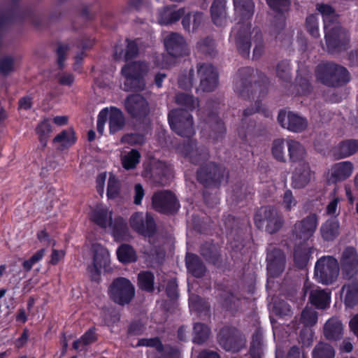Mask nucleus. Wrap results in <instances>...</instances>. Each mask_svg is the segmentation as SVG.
Returning a JSON list of instances; mask_svg holds the SVG:
<instances>
[{"instance_id":"6e6552de","label":"nucleus","mask_w":358,"mask_h":358,"mask_svg":"<svg viewBox=\"0 0 358 358\" xmlns=\"http://www.w3.org/2000/svg\"><path fill=\"white\" fill-rule=\"evenodd\" d=\"M92 264L88 272L92 279L96 280L100 274L109 270L110 255L108 250L99 243H94L91 248Z\"/></svg>"},{"instance_id":"3c124183","label":"nucleus","mask_w":358,"mask_h":358,"mask_svg":"<svg viewBox=\"0 0 358 358\" xmlns=\"http://www.w3.org/2000/svg\"><path fill=\"white\" fill-rule=\"evenodd\" d=\"M317 313L311 308H306L301 313V322L306 326H312L317 322Z\"/></svg>"},{"instance_id":"ea45409f","label":"nucleus","mask_w":358,"mask_h":358,"mask_svg":"<svg viewBox=\"0 0 358 358\" xmlns=\"http://www.w3.org/2000/svg\"><path fill=\"white\" fill-rule=\"evenodd\" d=\"M52 131V129L50 120L49 119H44L37 126L36 129V132L38 136L40 143H41L43 147H45L46 145L48 138L49 137L50 134Z\"/></svg>"},{"instance_id":"c03bdc74","label":"nucleus","mask_w":358,"mask_h":358,"mask_svg":"<svg viewBox=\"0 0 358 358\" xmlns=\"http://www.w3.org/2000/svg\"><path fill=\"white\" fill-rule=\"evenodd\" d=\"M310 257V251L308 248H297L294 251V259L297 266L304 267L308 262Z\"/></svg>"},{"instance_id":"20e7f679","label":"nucleus","mask_w":358,"mask_h":358,"mask_svg":"<svg viewBox=\"0 0 358 358\" xmlns=\"http://www.w3.org/2000/svg\"><path fill=\"white\" fill-rule=\"evenodd\" d=\"M150 67L143 62H135L124 65L121 70L124 83L122 89L125 91H142L145 87L144 76L150 71Z\"/></svg>"},{"instance_id":"c756f323","label":"nucleus","mask_w":358,"mask_h":358,"mask_svg":"<svg viewBox=\"0 0 358 358\" xmlns=\"http://www.w3.org/2000/svg\"><path fill=\"white\" fill-rule=\"evenodd\" d=\"M225 0H215L210 9L212 20L218 26H222L226 21Z\"/></svg>"},{"instance_id":"393cba45","label":"nucleus","mask_w":358,"mask_h":358,"mask_svg":"<svg viewBox=\"0 0 358 358\" xmlns=\"http://www.w3.org/2000/svg\"><path fill=\"white\" fill-rule=\"evenodd\" d=\"M185 8L176 9L175 7H165L158 13L157 20L161 24H169L178 20L185 15Z\"/></svg>"},{"instance_id":"5fc2aeb1","label":"nucleus","mask_w":358,"mask_h":358,"mask_svg":"<svg viewBox=\"0 0 358 358\" xmlns=\"http://www.w3.org/2000/svg\"><path fill=\"white\" fill-rule=\"evenodd\" d=\"M138 47L136 41H127V49L124 53L126 60L131 59L138 53Z\"/></svg>"},{"instance_id":"6e6d98bb","label":"nucleus","mask_w":358,"mask_h":358,"mask_svg":"<svg viewBox=\"0 0 358 358\" xmlns=\"http://www.w3.org/2000/svg\"><path fill=\"white\" fill-rule=\"evenodd\" d=\"M341 198L338 196H334L332 200L327 206V213L329 215H336L338 214V203Z\"/></svg>"},{"instance_id":"052dcab7","label":"nucleus","mask_w":358,"mask_h":358,"mask_svg":"<svg viewBox=\"0 0 358 358\" xmlns=\"http://www.w3.org/2000/svg\"><path fill=\"white\" fill-rule=\"evenodd\" d=\"M192 74L193 71H189L188 76H182L180 77L178 83L182 88H189L192 85Z\"/></svg>"},{"instance_id":"1a4fd4ad","label":"nucleus","mask_w":358,"mask_h":358,"mask_svg":"<svg viewBox=\"0 0 358 358\" xmlns=\"http://www.w3.org/2000/svg\"><path fill=\"white\" fill-rule=\"evenodd\" d=\"M171 129L178 135L189 137L194 133L192 117L182 109L173 110L169 115Z\"/></svg>"},{"instance_id":"4468645a","label":"nucleus","mask_w":358,"mask_h":358,"mask_svg":"<svg viewBox=\"0 0 358 358\" xmlns=\"http://www.w3.org/2000/svg\"><path fill=\"white\" fill-rule=\"evenodd\" d=\"M314 175L308 162H301L294 165L292 176V187L294 189L306 187L314 178Z\"/></svg>"},{"instance_id":"0e129e2a","label":"nucleus","mask_w":358,"mask_h":358,"mask_svg":"<svg viewBox=\"0 0 358 358\" xmlns=\"http://www.w3.org/2000/svg\"><path fill=\"white\" fill-rule=\"evenodd\" d=\"M38 241L43 245H55V241L51 240L45 231H41L37 234Z\"/></svg>"},{"instance_id":"5701e85b","label":"nucleus","mask_w":358,"mask_h":358,"mask_svg":"<svg viewBox=\"0 0 358 358\" xmlns=\"http://www.w3.org/2000/svg\"><path fill=\"white\" fill-rule=\"evenodd\" d=\"M287 149L290 162L294 165L301 162H308L304 146L298 141L292 138H287Z\"/></svg>"},{"instance_id":"473e14b6","label":"nucleus","mask_w":358,"mask_h":358,"mask_svg":"<svg viewBox=\"0 0 358 358\" xmlns=\"http://www.w3.org/2000/svg\"><path fill=\"white\" fill-rule=\"evenodd\" d=\"M203 20V14L200 12L188 13L182 18V24L185 29L194 31Z\"/></svg>"},{"instance_id":"49530a36","label":"nucleus","mask_w":358,"mask_h":358,"mask_svg":"<svg viewBox=\"0 0 358 358\" xmlns=\"http://www.w3.org/2000/svg\"><path fill=\"white\" fill-rule=\"evenodd\" d=\"M176 101L178 105L184 106L189 110L194 109L199 105L198 100L194 99L192 96L185 94H178L176 96Z\"/></svg>"},{"instance_id":"4d7b16f0","label":"nucleus","mask_w":358,"mask_h":358,"mask_svg":"<svg viewBox=\"0 0 358 358\" xmlns=\"http://www.w3.org/2000/svg\"><path fill=\"white\" fill-rule=\"evenodd\" d=\"M107 108L103 109L98 115L97 119V131L102 134L104 130V125L107 121Z\"/></svg>"},{"instance_id":"680f3d73","label":"nucleus","mask_w":358,"mask_h":358,"mask_svg":"<svg viewBox=\"0 0 358 358\" xmlns=\"http://www.w3.org/2000/svg\"><path fill=\"white\" fill-rule=\"evenodd\" d=\"M145 195V191L143 186L138 183L134 186V203L139 205Z\"/></svg>"},{"instance_id":"37998d69","label":"nucleus","mask_w":358,"mask_h":358,"mask_svg":"<svg viewBox=\"0 0 358 358\" xmlns=\"http://www.w3.org/2000/svg\"><path fill=\"white\" fill-rule=\"evenodd\" d=\"M209 332L208 327L201 323L195 324L194 327L193 341L196 343L204 342L208 337Z\"/></svg>"},{"instance_id":"9d476101","label":"nucleus","mask_w":358,"mask_h":358,"mask_svg":"<svg viewBox=\"0 0 358 358\" xmlns=\"http://www.w3.org/2000/svg\"><path fill=\"white\" fill-rule=\"evenodd\" d=\"M109 294L117 303H128L134 296V287L129 280L119 278L110 285Z\"/></svg>"},{"instance_id":"338daca9","label":"nucleus","mask_w":358,"mask_h":358,"mask_svg":"<svg viewBox=\"0 0 358 358\" xmlns=\"http://www.w3.org/2000/svg\"><path fill=\"white\" fill-rule=\"evenodd\" d=\"M168 296L173 299L177 296V284L174 280H170L166 288Z\"/></svg>"},{"instance_id":"a19ab883","label":"nucleus","mask_w":358,"mask_h":358,"mask_svg":"<svg viewBox=\"0 0 358 358\" xmlns=\"http://www.w3.org/2000/svg\"><path fill=\"white\" fill-rule=\"evenodd\" d=\"M96 339L94 331L90 329L80 339L73 343V347L75 350H83L87 345L94 342Z\"/></svg>"},{"instance_id":"e2e57ef3","label":"nucleus","mask_w":358,"mask_h":358,"mask_svg":"<svg viewBox=\"0 0 358 358\" xmlns=\"http://www.w3.org/2000/svg\"><path fill=\"white\" fill-rule=\"evenodd\" d=\"M274 308L275 313L280 315H287L290 312L289 306L284 301L275 303Z\"/></svg>"},{"instance_id":"09e8293b","label":"nucleus","mask_w":358,"mask_h":358,"mask_svg":"<svg viewBox=\"0 0 358 358\" xmlns=\"http://www.w3.org/2000/svg\"><path fill=\"white\" fill-rule=\"evenodd\" d=\"M120 190V182L118 179L112 173L110 174L108 187H107V196L108 198H115Z\"/></svg>"},{"instance_id":"864d4df0","label":"nucleus","mask_w":358,"mask_h":358,"mask_svg":"<svg viewBox=\"0 0 358 358\" xmlns=\"http://www.w3.org/2000/svg\"><path fill=\"white\" fill-rule=\"evenodd\" d=\"M122 141L132 145H141L145 142V138L141 134H131L124 136Z\"/></svg>"},{"instance_id":"a878e982","label":"nucleus","mask_w":358,"mask_h":358,"mask_svg":"<svg viewBox=\"0 0 358 358\" xmlns=\"http://www.w3.org/2000/svg\"><path fill=\"white\" fill-rule=\"evenodd\" d=\"M179 152L185 157H188L191 162L197 163L200 159L206 158L207 154L199 150L193 141H189L185 145L178 148Z\"/></svg>"},{"instance_id":"69168bd1","label":"nucleus","mask_w":358,"mask_h":358,"mask_svg":"<svg viewBox=\"0 0 358 358\" xmlns=\"http://www.w3.org/2000/svg\"><path fill=\"white\" fill-rule=\"evenodd\" d=\"M106 176V173H101L96 178V189L97 192L100 194H103L104 192V185Z\"/></svg>"},{"instance_id":"bb28decb","label":"nucleus","mask_w":358,"mask_h":358,"mask_svg":"<svg viewBox=\"0 0 358 358\" xmlns=\"http://www.w3.org/2000/svg\"><path fill=\"white\" fill-rule=\"evenodd\" d=\"M339 222L336 219L328 220L320 228V233L324 240H334L339 234Z\"/></svg>"},{"instance_id":"c9c22d12","label":"nucleus","mask_w":358,"mask_h":358,"mask_svg":"<svg viewBox=\"0 0 358 358\" xmlns=\"http://www.w3.org/2000/svg\"><path fill=\"white\" fill-rule=\"evenodd\" d=\"M337 150L341 158L348 157L358 151V140L343 141L338 145Z\"/></svg>"},{"instance_id":"2eb2a0df","label":"nucleus","mask_w":358,"mask_h":358,"mask_svg":"<svg viewBox=\"0 0 358 358\" xmlns=\"http://www.w3.org/2000/svg\"><path fill=\"white\" fill-rule=\"evenodd\" d=\"M354 170L352 162L344 161L334 164L328 170L326 179L329 183H336L349 178Z\"/></svg>"},{"instance_id":"9b49d317","label":"nucleus","mask_w":358,"mask_h":358,"mask_svg":"<svg viewBox=\"0 0 358 358\" xmlns=\"http://www.w3.org/2000/svg\"><path fill=\"white\" fill-rule=\"evenodd\" d=\"M255 220L259 226L262 222H266V231L270 234L278 231L283 224L282 217L273 207L271 206L261 208L256 213Z\"/></svg>"},{"instance_id":"f257e3e1","label":"nucleus","mask_w":358,"mask_h":358,"mask_svg":"<svg viewBox=\"0 0 358 358\" xmlns=\"http://www.w3.org/2000/svg\"><path fill=\"white\" fill-rule=\"evenodd\" d=\"M234 4L239 21L232 29L230 38L235 41L242 53L248 54L250 48L249 41L250 25L248 20L253 15L254 4L252 0H234Z\"/></svg>"},{"instance_id":"58836bf2","label":"nucleus","mask_w":358,"mask_h":358,"mask_svg":"<svg viewBox=\"0 0 358 358\" xmlns=\"http://www.w3.org/2000/svg\"><path fill=\"white\" fill-rule=\"evenodd\" d=\"M117 256L120 262L129 263L135 262L137 259L134 249L128 245H122L117 250Z\"/></svg>"},{"instance_id":"a211bd4d","label":"nucleus","mask_w":358,"mask_h":358,"mask_svg":"<svg viewBox=\"0 0 358 358\" xmlns=\"http://www.w3.org/2000/svg\"><path fill=\"white\" fill-rule=\"evenodd\" d=\"M131 227L144 236H150L155 230V222L148 213H136L130 218Z\"/></svg>"},{"instance_id":"13d9d810","label":"nucleus","mask_w":358,"mask_h":358,"mask_svg":"<svg viewBox=\"0 0 358 358\" xmlns=\"http://www.w3.org/2000/svg\"><path fill=\"white\" fill-rule=\"evenodd\" d=\"M13 69V60L7 57L0 62V72L3 74H7Z\"/></svg>"},{"instance_id":"f03ea898","label":"nucleus","mask_w":358,"mask_h":358,"mask_svg":"<svg viewBox=\"0 0 358 358\" xmlns=\"http://www.w3.org/2000/svg\"><path fill=\"white\" fill-rule=\"evenodd\" d=\"M317 10L324 18L325 40L328 50L336 52L345 49L349 42L348 34L338 24H334V10L327 4H317Z\"/></svg>"},{"instance_id":"2f4dec72","label":"nucleus","mask_w":358,"mask_h":358,"mask_svg":"<svg viewBox=\"0 0 358 358\" xmlns=\"http://www.w3.org/2000/svg\"><path fill=\"white\" fill-rule=\"evenodd\" d=\"M75 132L72 129L62 131L53 139L54 143L58 145L61 149L67 148L76 143Z\"/></svg>"},{"instance_id":"b1692460","label":"nucleus","mask_w":358,"mask_h":358,"mask_svg":"<svg viewBox=\"0 0 358 358\" xmlns=\"http://www.w3.org/2000/svg\"><path fill=\"white\" fill-rule=\"evenodd\" d=\"M138 345L154 348L160 354L159 358H180V353L178 350L166 347L164 350L158 338L141 339Z\"/></svg>"},{"instance_id":"ddd939ff","label":"nucleus","mask_w":358,"mask_h":358,"mask_svg":"<svg viewBox=\"0 0 358 358\" xmlns=\"http://www.w3.org/2000/svg\"><path fill=\"white\" fill-rule=\"evenodd\" d=\"M152 206L159 212L172 213L176 211L180 205L173 194L169 191H162L153 195Z\"/></svg>"},{"instance_id":"a18cd8bd","label":"nucleus","mask_w":358,"mask_h":358,"mask_svg":"<svg viewBox=\"0 0 358 358\" xmlns=\"http://www.w3.org/2000/svg\"><path fill=\"white\" fill-rule=\"evenodd\" d=\"M307 31L314 38L320 36L318 18L315 15H310L306 20Z\"/></svg>"},{"instance_id":"f704fd0d","label":"nucleus","mask_w":358,"mask_h":358,"mask_svg":"<svg viewBox=\"0 0 358 358\" xmlns=\"http://www.w3.org/2000/svg\"><path fill=\"white\" fill-rule=\"evenodd\" d=\"M141 154L134 149L129 152H124L121 155V162L124 169L127 170L134 169L140 162Z\"/></svg>"},{"instance_id":"cd10ccee","label":"nucleus","mask_w":358,"mask_h":358,"mask_svg":"<svg viewBox=\"0 0 358 358\" xmlns=\"http://www.w3.org/2000/svg\"><path fill=\"white\" fill-rule=\"evenodd\" d=\"M343 332V324L337 318L329 320L324 327V334L327 338L335 340L339 338Z\"/></svg>"},{"instance_id":"de8ad7c7","label":"nucleus","mask_w":358,"mask_h":358,"mask_svg":"<svg viewBox=\"0 0 358 358\" xmlns=\"http://www.w3.org/2000/svg\"><path fill=\"white\" fill-rule=\"evenodd\" d=\"M297 204V201L290 189L285 191L281 201V205L287 211H291Z\"/></svg>"},{"instance_id":"412c9836","label":"nucleus","mask_w":358,"mask_h":358,"mask_svg":"<svg viewBox=\"0 0 358 358\" xmlns=\"http://www.w3.org/2000/svg\"><path fill=\"white\" fill-rule=\"evenodd\" d=\"M304 292L305 294L310 292V301L317 308L324 309L329 306L331 300L330 292L315 287L308 282L304 285Z\"/></svg>"},{"instance_id":"39448f33","label":"nucleus","mask_w":358,"mask_h":358,"mask_svg":"<svg viewBox=\"0 0 358 358\" xmlns=\"http://www.w3.org/2000/svg\"><path fill=\"white\" fill-rule=\"evenodd\" d=\"M164 45L169 55H161L156 57V65L160 68H167L173 63V58L188 53L189 49L184 38L176 33L168 34L164 39Z\"/></svg>"},{"instance_id":"4c0bfd02","label":"nucleus","mask_w":358,"mask_h":358,"mask_svg":"<svg viewBox=\"0 0 358 358\" xmlns=\"http://www.w3.org/2000/svg\"><path fill=\"white\" fill-rule=\"evenodd\" d=\"M342 294L345 295V303L348 307L354 306L358 301V285L351 284L344 285Z\"/></svg>"},{"instance_id":"7c9ffc66","label":"nucleus","mask_w":358,"mask_h":358,"mask_svg":"<svg viewBox=\"0 0 358 358\" xmlns=\"http://www.w3.org/2000/svg\"><path fill=\"white\" fill-rule=\"evenodd\" d=\"M287 139L278 138L274 139L271 145V152L273 157L280 162L287 161L286 151Z\"/></svg>"},{"instance_id":"7ed1b4c3","label":"nucleus","mask_w":358,"mask_h":358,"mask_svg":"<svg viewBox=\"0 0 358 358\" xmlns=\"http://www.w3.org/2000/svg\"><path fill=\"white\" fill-rule=\"evenodd\" d=\"M113 212L108 207L98 205L90 213V219L101 228L107 229L117 241H126L129 238V231L125 220L116 217L112 220Z\"/></svg>"},{"instance_id":"6ab92c4d","label":"nucleus","mask_w":358,"mask_h":358,"mask_svg":"<svg viewBox=\"0 0 358 358\" xmlns=\"http://www.w3.org/2000/svg\"><path fill=\"white\" fill-rule=\"evenodd\" d=\"M285 256L281 250L273 249L267 255V270L268 275V282L271 278L278 276L282 273L285 268Z\"/></svg>"},{"instance_id":"72a5a7b5","label":"nucleus","mask_w":358,"mask_h":358,"mask_svg":"<svg viewBox=\"0 0 358 358\" xmlns=\"http://www.w3.org/2000/svg\"><path fill=\"white\" fill-rule=\"evenodd\" d=\"M186 265L188 271L196 277H201L205 272V268L199 257L193 254H187Z\"/></svg>"},{"instance_id":"8fccbe9b","label":"nucleus","mask_w":358,"mask_h":358,"mask_svg":"<svg viewBox=\"0 0 358 358\" xmlns=\"http://www.w3.org/2000/svg\"><path fill=\"white\" fill-rule=\"evenodd\" d=\"M45 252L46 251L45 249H41L38 250L29 259L25 260L23 262V268L27 271H30L34 264H36L37 262H40L43 259L45 254Z\"/></svg>"},{"instance_id":"e433bc0d","label":"nucleus","mask_w":358,"mask_h":358,"mask_svg":"<svg viewBox=\"0 0 358 358\" xmlns=\"http://www.w3.org/2000/svg\"><path fill=\"white\" fill-rule=\"evenodd\" d=\"M313 358H334L335 350L328 343L320 342L315 345L312 352Z\"/></svg>"},{"instance_id":"dca6fc26","label":"nucleus","mask_w":358,"mask_h":358,"mask_svg":"<svg viewBox=\"0 0 358 358\" xmlns=\"http://www.w3.org/2000/svg\"><path fill=\"white\" fill-rule=\"evenodd\" d=\"M317 225V216L315 215H310L294 224L293 234L296 238L305 241L313 235Z\"/></svg>"},{"instance_id":"4be33fe9","label":"nucleus","mask_w":358,"mask_h":358,"mask_svg":"<svg viewBox=\"0 0 358 358\" xmlns=\"http://www.w3.org/2000/svg\"><path fill=\"white\" fill-rule=\"evenodd\" d=\"M343 274L350 278L358 272V255L354 248H347L343 253L341 260Z\"/></svg>"},{"instance_id":"0eeeda50","label":"nucleus","mask_w":358,"mask_h":358,"mask_svg":"<svg viewBox=\"0 0 358 358\" xmlns=\"http://www.w3.org/2000/svg\"><path fill=\"white\" fill-rule=\"evenodd\" d=\"M339 274V266L337 260L332 257H322L315 264V278L322 284L333 283Z\"/></svg>"},{"instance_id":"423d86ee","label":"nucleus","mask_w":358,"mask_h":358,"mask_svg":"<svg viewBox=\"0 0 358 358\" xmlns=\"http://www.w3.org/2000/svg\"><path fill=\"white\" fill-rule=\"evenodd\" d=\"M316 77L318 80L329 86H337L349 80L347 70L333 63H322L317 66Z\"/></svg>"},{"instance_id":"bf43d9fd","label":"nucleus","mask_w":358,"mask_h":358,"mask_svg":"<svg viewBox=\"0 0 358 358\" xmlns=\"http://www.w3.org/2000/svg\"><path fill=\"white\" fill-rule=\"evenodd\" d=\"M220 343L223 348H224L227 351L236 352L239 350L238 347H237L235 343L234 339L232 338L227 339L221 338Z\"/></svg>"},{"instance_id":"774afa93","label":"nucleus","mask_w":358,"mask_h":358,"mask_svg":"<svg viewBox=\"0 0 358 358\" xmlns=\"http://www.w3.org/2000/svg\"><path fill=\"white\" fill-rule=\"evenodd\" d=\"M64 251L53 250L51 254L50 263L52 264H57L64 257Z\"/></svg>"},{"instance_id":"603ef678","label":"nucleus","mask_w":358,"mask_h":358,"mask_svg":"<svg viewBox=\"0 0 358 358\" xmlns=\"http://www.w3.org/2000/svg\"><path fill=\"white\" fill-rule=\"evenodd\" d=\"M268 6L274 10L286 11L289 6V0H267Z\"/></svg>"},{"instance_id":"f8f14e48","label":"nucleus","mask_w":358,"mask_h":358,"mask_svg":"<svg viewBox=\"0 0 358 358\" xmlns=\"http://www.w3.org/2000/svg\"><path fill=\"white\" fill-rule=\"evenodd\" d=\"M278 122L283 129L293 133H301L308 125L305 117L290 110H281L278 115Z\"/></svg>"},{"instance_id":"f3484780","label":"nucleus","mask_w":358,"mask_h":358,"mask_svg":"<svg viewBox=\"0 0 358 358\" xmlns=\"http://www.w3.org/2000/svg\"><path fill=\"white\" fill-rule=\"evenodd\" d=\"M200 88L203 92L213 91L217 85V73L210 64H202L198 69Z\"/></svg>"},{"instance_id":"c85d7f7f","label":"nucleus","mask_w":358,"mask_h":358,"mask_svg":"<svg viewBox=\"0 0 358 358\" xmlns=\"http://www.w3.org/2000/svg\"><path fill=\"white\" fill-rule=\"evenodd\" d=\"M107 112L110 132L115 133L120 130L124 124V117L121 110L116 108H107Z\"/></svg>"},{"instance_id":"aec40b11","label":"nucleus","mask_w":358,"mask_h":358,"mask_svg":"<svg viewBox=\"0 0 358 358\" xmlns=\"http://www.w3.org/2000/svg\"><path fill=\"white\" fill-rule=\"evenodd\" d=\"M124 104L127 112L134 117L145 115L149 110L148 101L140 94L129 96Z\"/></svg>"},{"instance_id":"79ce46f5","label":"nucleus","mask_w":358,"mask_h":358,"mask_svg":"<svg viewBox=\"0 0 358 358\" xmlns=\"http://www.w3.org/2000/svg\"><path fill=\"white\" fill-rule=\"evenodd\" d=\"M138 284L141 289L150 292L153 289L154 276L150 272H141L138 274Z\"/></svg>"}]
</instances>
